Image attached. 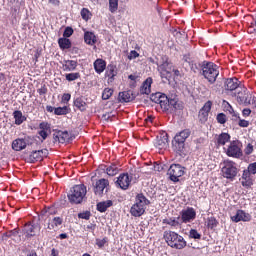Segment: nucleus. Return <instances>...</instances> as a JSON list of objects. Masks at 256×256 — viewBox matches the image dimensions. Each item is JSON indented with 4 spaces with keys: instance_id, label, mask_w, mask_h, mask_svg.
<instances>
[{
    "instance_id": "obj_50",
    "label": "nucleus",
    "mask_w": 256,
    "mask_h": 256,
    "mask_svg": "<svg viewBox=\"0 0 256 256\" xmlns=\"http://www.w3.org/2000/svg\"><path fill=\"white\" fill-rule=\"evenodd\" d=\"M18 233H19V231L14 229L10 232L4 233L2 236V239H9V237H17Z\"/></svg>"
},
{
    "instance_id": "obj_31",
    "label": "nucleus",
    "mask_w": 256,
    "mask_h": 256,
    "mask_svg": "<svg viewBox=\"0 0 256 256\" xmlns=\"http://www.w3.org/2000/svg\"><path fill=\"white\" fill-rule=\"evenodd\" d=\"M84 42L86 45H95L97 43V36H95V33L87 31L84 33Z\"/></svg>"
},
{
    "instance_id": "obj_9",
    "label": "nucleus",
    "mask_w": 256,
    "mask_h": 256,
    "mask_svg": "<svg viewBox=\"0 0 256 256\" xmlns=\"http://www.w3.org/2000/svg\"><path fill=\"white\" fill-rule=\"evenodd\" d=\"M197 217V212L193 207H187L180 212V222L181 223H191L195 221Z\"/></svg>"
},
{
    "instance_id": "obj_36",
    "label": "nucleus",
    "mask_w": 256,
    "mask_h": 256,
    "mask_svg": "<svg viewBox=\"0 0 256 256\" xmlns=\"http://www.w3.org/2000/svg\"><path fill=\"white\" fill-rule=\"evenodd\" d=\"M58 45L62 51H65V49H71V40L69 38H59L58 39Z\"/></svg>"
},
{
    "instance_id": "obj_57",
    "label": "nucleus",
    "mask_w": 256,
    "mask_h": 256,
    "mask_svg": "<svg viewBox=\"0 0 256 256\" xmlns=\"http://www.w3.org/2000/svg\"><path fill=\"white\" fill-rule=\"evenodd\" d=\"M69 101H71V94L64 93L62 95V103H69Z\"/></svg>"
},
{
    "instance_id": "obj_6",
    "label": "nucleus",
    "mask_w": 256,
    "mask_h": 256,
    "mask_svg": "<svg viewBox=\"0 0 256 256\" xmlns=\"http://www.w3.org/2000/svg\"><path fill=\"white\" fill-rule=\"evenodd\" d=\"M157 69L160 73L161 79H166L167 81H171V72L173 71V63L169 61L167 56L162 57V63H157Z\"/></svg>"
},
{
    "instance_id": "obj_58",
    "label": "nucleus",
    "mask_w": 256,
    "mask_h": 256,
    "mask_svg": "<svg viewBox=\"0 0 256 256\" xmlns=\"http://www.w3.org/2000/svg\"><path fill=\"white\" fill-rule=\"evenodd\" d=\"M239 127H249V121L245 119H240L238 122Z\"/></svg>"
},
{
    "instance_id": "obj_13",
    "label": "nucleus",
    "mask_w": 256,
    "mask_h": 256,
    "mask_svg": "<svg viewBox=\"0 0 256 256\" xmlns=\"http://www.w3.org/2000/svg\"><path fill=\"white\" fill-rule=\"evenodd\" d=\"M239 79L233 77V78H228L226 79L225 83H224V89L225 91H229L231 93V95H233V93H235L237 91V89L239 88Z\"/></svg>"
},
{
    "instance_id": "obj_35",
    "label": "nucleus",
    "mask_w": 256,
    "mask_h": 256,
    "mask_svg": "<svg viewBox=\"0 0 256 256\" xmlns=\"http://www.w3.org/2000/svg\"><path fill=\"white\" fill-rule=\"evenodd\" d=\"M117 76V66L110 64L107 66L105 77H108V79H114V77Z\"/></svg>"
},
{
    "instance_id": "obj_26",
    "label": "nucleus",
    "mask_w": 256,
    "mask_h": 256,
    "mask_svg": "<svg viewBox=\"0 0 256 256\" xmlns=\"http://www.w3.org/2000/svg\"><path fill=\"white\" fill-rule=\"evenodd\" d=\"M151 85H153V78L148 77L140 88L141 95H149L151 93Z\"/></svg>"
},
{
    "instance_id": "obj_28",
    "label": "nucleus",
    "mask_w": 256,
    "mask_h": 256,
    "mask_svg": "<svg viewBox=\"0 0 256 256\" xmlns=\"http://www.w3.org/2000/svg\"><path fill=\"white\" fill-rule=\"evenodd\" d=\"M136 205H140L141 207H146L147 205H151V201L145 197L143 193H139L135 197Z\"/></svg>"
},
{
    "instance_id": "obj_44",
    "label": "nucleus",
    "mask_w": 256,
    "mask_h": 256,
    "mask_svg": "<svg viewBox=\"0 0 256 256\" xmlns=\"http://www.w3.org/2000/svg\"><path fill=\"white\" fill-rule=\"evenodd\" d=\"M113 95V89L111 88H105L102 92V99L103 101H107V99H111V96Z\"/></svg>"
},
{
    "instance_id": "obj_21",
    "label": "nucleus",
    "mask_w": 256,
    "mask_h": 256,
    "mask_svg": "<svg viewBox=\"0 0 256 256\" xmlns=\"http://www.w3.org/2000/svg\"><path fill=\"white\" fill-rule=\"evenodd\" d=\"M145 209L147 208L134 203L130 208V215H132V217H141L145 215Z\"/></svg>"
},
{
    "instance_id": "obj_10",
    "label": "nucleus",
    "mask_w": 256,
    "mask_h": 256,
    "mask_svg": "<svg viewBox=\"0 0 256 256\" xmlns=\"http://www.w3.org/2000/svg\"><path fill=\"white\" fill-rule=\"evenodd\" d=\"M132 180L133 176H129V173H122L118 176L116 185L123 191H127V189H129V185H131Z\"/></svg>"
},
{
    "instance_id": "obj_42",
    "label": "nucleus",
    "mask_w": 256,
    "mask_h": 256,
    "mask_svg": "<svg viewBox=\"0 0 256 256\" xmlns=\"http://www.w3.org/2000/svg\"><path fill=\"white\" fill-rule=\"evenodd\" d=\"M219 225V222L215 217H208L207 219V227L208 229H215Z\"/></svg>"
},
{
    "instance_id": "obj_40",
    "label": "nucleus",
    "mask_w": 256,
    "mask_h": 256,
    "mask_svg": "<svg viewBox=\"0 0 256 256\" xmlns=\"http://www.w3.org/2000/svg\"><path fill=\"white\" fill-rule=\"evenodd\" d=\"M65 79L66 81H77V79H81V73L79 72H72V73H68L65 74Z\"/></svg>"
},
{
    "instance_id": "obj_23",
    "label": "nucleus",
    "mask_w": 256,
    "mask_h": 256,
    "mask_svg": "<svg viewBox=\"0 0 256 256\" xmlns=\"http://www.w3.org/2000/svg\"><path fill=\"white\" fill-rule=\"evenodd\" d=\"M74 107L78 109V111H87V100L85 97L80 96L74 99Z\"/></svg>"
},
{
    "instance_id": "obj_56",
    "label": "nucleus",
    "mask_w": 256,
    "mask_h": 256,
    "mask_svg": "<svg viewBox=\"0 0 256 256\" xmlns=\"http://www.w3.org/2000/svg\"><path fill=\"white\" fill-rule=\"evenodd\" d=\"M253 151H254L253 144H251V143L247 144V146L244 149L245 155H251V153H253Z\"/></svg>"
},
{
    "instance_id": "obj_14",
    "label": "nucleus",
    "mask_w": 256,
    "mask_h": 256,
    "mask_svg": "<svg viewBox=\"0 0 256 256\" xmlns=\"http://www.w3.org/2000/svg\"><path fill=\"white\" fill-rule=\"evenodd\" d=\"M109 187V180L105 178H101L100 180L96 181L94 186V193L98 197H103V191Z\"/></svg>"
},
{
    "instance_id": "obj_24",
    "label": "nucleus",
    "mask_w": 256,
    "mask_h": 256,
    "mask_svg": "<svg viewBox=\"0 0 256 256\" xmlns=\"http://www.w3.org/2000/svg\"><path fill=\"white\" fill-rule=\"evenodd\" d=\"M118 97L120 103H131V101L135 99V96H133V91L131 90L120 92Z\"/></svg>"
},
{
    "instance_id": "obj_17",
    "label": "nucleus",
    "mask_w": 256,
    "mask_h": 256,
    "mask_svg": "<svg viewBox=\"0 0 256 256\" xmlns=\"http://www.w3.org/2000/svg\"><path fill=\"white\" fill-rule=\"evenodd\" d=\"M71 139L69 132L67 131H57L53 134L54 143H67Z\"/></svg>"
},
{
    "instance_id": "obj_1",
    "label": "nucleus",
    "mask_w": 256,
    "mask_h": 256,
    "mask_svg": "<svg viewBox=\"0 0 256 256\" xmlns=\"http://www.w3.org/2000/svg\"><path fill=\"white\" fill-rule=\"evenodd\" d=\"M150 99L153 103L160 105L162 111H177V109H179V102H177V99H169L167 95L161 92L152 94Z\"/></svg>"
},
{
    "instance_id": "obj_8",
    "label": "nucleus",
    "mask_w": 256,
    "mask_h": 256,
    "mask_svg": "<svg viewBox=\"0 0 256 256\" xmlns=\"http://www.w3.org/2000/svg\"><path fill=\"white\" fill-rule=\"evenodd\" d=\"M222 175L225 179H235V177H237V166L235 162L229 160L224 161Z\"/></svg>"
},
{
    "instance_id": "obj_64",
    "label": "nucleus",
    "mask_w": 256,
    "mask_h": 256,
    "mask_svg": "<svg viewBox=\"0 0 256 256\" xmlns=\"http://www.w3.org/2000/svg\"><path fill=\"white\" fill-rule=\"evenodd\" d=\"M38 93H39V95H45L47 93V88L42 87V88L38 89Z\"/></svg>"
},
{
    "instance_id": "obj_49",
    "label": "nucleus",
    "mask_w": 256,
    "mask_h": 256,
    "mask_svg": "<svg viewBox=\"0 0 256 256\" xmlns=\"http://www.w3.org/2000/svg\"><path fill=\"white\" fill-rule=\"evenodd\" d=\"M190 239H201V234L196 229H191L189 231Z\"/></svg>"
},
{
    "instance_id": "obj_4",
    "label": "nucleus",
    "mask_w": 256,
    "mask_h": 256,
    "mask_svg": "<svg viewBox=\"0 0 256 256\" xmlns=\"http://www.w3.org/2000/svg\"><path fill=\"white\" fill-rule=\"evenodd\" d=\"M202 75L207 79L208 83L213 85L219 77V66L213 62L204 61L201 65Z\"/></svg>"
},
{
    "instance_id": "obj_7",
    "label": "nucleus",
    "mask_w": 256,
    "mask_h": 256,
    "mask_svg": "<svg viewBox=\"0 0 256 256\" xmlns=\"http://www.w3.org/2000/svg\"><path fill=\"white\" fill-rule=\"evenodd\" d=\"M167 175H169L170 181L179 183V178L185 175V167L180 164H172L168 169Z\"/></svg>"
},
{
    "instance_id": "obj_15",
    "label": "nucleus",
    "mask_w": 256,
    "mask_h": 256,
    "mask_svg": "<svg viewBox=\"0 0 256 256\" xmlns=\"http://www.w3.org/2000/svg\"><path fill=\"white\" fill-rule=\"evenodd\" d=\"M168 145H169V138L167 136V133L157 136L156 139L154 140V146L156 147V149H159V150L167 149Z\"/></svg>"
},
{
    "instance_id": "obj_5",
    "label": "nucleus",
    "mask_w": 256,
    "mask_h": 256,
    "mask_svg": "<svg viewBox=\"0 0 256 256\" xmlns=\"http://www.w3.org/2000/svg\"><path fill=\"white\" fill-rule=\"evenodd\" d=\"M85 195H87V187L85 184L75 185L71 192L68 194V199L70 203H74V205H79L83 203V199H85Z\"/></svg>"
},
{
    "instance_id": "obj_53",
    "label": "nucleus",
    "mask_w": 256,
    "mask_h": 256,
    "mask_svg": "<svg viewBox=\"0 0 256 256\" xmlns=\"http://www.w3.org/2000/svg\"><path fill=\"white\" fill-rule=\"evenodd\" d=\"M78 218L85 219L86 221H89V219L91 218V212L90 211L81 212L78 214Z\"/></svg>"
},
{
    "instance_id": "obj_51",
    "label": "nucleus",
    "mask_w": 256,
    "mask_h": 256,
    "mask_svg": "<svg viewBox=\"0 0 256 256\" xmlns=\"http://www.w3.org/2000/svg\"><path fill=\"white\" fill-rule=\"evenodd\" d=\"M71 35H73V28L72 27H66L64 32H63V37L65 39H69V37H71Z\"/></svg>"
},
{
    "instance_id": "obj_48",
    "label": "nucleus",
    "mask_w": 256,
    "mask_h": 256,
    "mask_svg": "<svg viewBox=\"0 0 256 256\" xmlns=\"http://www.w3.org/2000/svg\"><path fill=\"white\" fill-rule=\"evenodd\" d=\"M216 119L218 123H220V125H225V123H227V115H225L224 113H219Z\"/></svg>"
},
{
    "instance_id": "obj_54",
    "label": "nucleus",
    "mask_w": 256,
    "mask_h": 256,
    "mask_svg": "<svg viewBox=\"0 0 256 256\" xmlns=\"http://www.w3.org/2000/svg\"><path fill=\"white\" fill-rule=\"evenodd\" d=\"M212 106H213V103L211 101H207L200 110L206 111L207 113H209L211 111Z\"/></svg>"
},
{
    "instance_id": "obj_16",
    "label": "nucleus",
    "mask_w": 256,
    "mask_h": 256,
    "mask_svg": "<svg viewBox=\"0 0 256 256\" xmlns=\"http://www.w3.org/2000/svg\"><path fill=\"white\" fill-rule=\"evenodd\" d=\"M231 220L234 223H239L240 221H251V214L245 212L244 210H237L236 214L234 216H231Z\"/></svg>"
},
{
    "instance_id": "obj_47",
    "label": "nucleus",
    "mask_w": 256,
    "mask_h": 256,
    "mask_svg": "<svg viewBox=\"0 0 256 256\" xmlns=\"http://www.w3.org/2000/svg\"><path fill=\"white\" fill-rule=\"evenodd\" d=\"M199 119L201 123H205L207 119H209V112H206L205 110H200L199 111Z\"/></svg>"
},
{
    "instance_id": "obj_18",
    "label": "nucleus",
    "mask_w": 256,
    "mask_h": 256,
    "mask_svg": "<svg viewBox=\"0 0 256 256\" xmlns=\"http://www.w3.org/2000/svg\"><path fill=\"white\" fill-rule=\"evenodd\" d=\"M39 129L40 130L38 131V135H40L43 141H45V139L51 135V124L48 122H41L39 124Z\"/></svg>"
},
{
    "instance_id": "obj_30",
    "label": "nucleus",
    "mask_w": 256,
    "mask_h": 256,
    "mask_svg": "<svg viewBox=\"0 0 256 256\" xmlns=\"http://www.w3.org/2000/svg\"><path fill=\"white\" fill-rule=\"evenodd\" d=\"M163 225H170V227H179L181 225V216L165 218L162 220Z\"/></svg>"
},
{
    "instance_id": "obj_59",
    "label": "nucleus",
    "mask_w": 256,
    "mask_h": 256,
    "mask_svg": "<svg viewBox=\"0 0 256 256\" xmlns=\"http://www.w3.org/2000/svg\"><path fill=\"white\" fill-rule=\"evenodd\" d=\"M201 64H191V71H193V73H197L200 70Z\"/></svg>"
},
{
    "instance_id": "obj_52",
    "label": "nucleus",
    "mask_w": 256,
    "mask_h": 256,
    "mask_svg": "<svg viewBox=\"0 0 256 256\" xmlns=\"http://www.w3.org/2000/svg\"><path fill=\"white\" fill-rule=\"evenodd\" d=\"M107 243V237L103 238V239H96V245L99 249H103V247H105V244Z\"/></svg>"
},
{
    "instance_id": "obj_62",
    "label": "nucleus",
    "mask_w": 256,
    "mask_h": 256,
    "mask_svg": "<svg viewBox=\"0 0 256 256\" xmlns=\"http://www.w3.org/2000/svg\"><path fill=\"white\" fill-rule=\"evenodd\" d=\"M227 111L230 113V115H233V117H237V114H235V110L233 109L232 105H228Z\"/></svg>"
},
{
    "instance_id": "obj_45",
    "label": "nucleus",
    "mask_w": 256,
    "mask_h": 256,
    "mask_svg": "<svg viewBox=\"0 0 256 256\" xmlns=\"http://www.w3.org/2000/svg\"><path fill=\"white\" fill-rule=\"evenodd\" d=\"M80 14L84 21H89V19H91V12L87 8H82Z\"/></svg>"
},
{
    "instance_id": "obj_60",
    "label": "nucleus",
    "mask_w": 256,
    "mask_h": 256,
    "mask_svg": "<svg viewBox=\"0 0 256 256\" xmlns=\"http://www.w3.org/2000/svg\"><path fill=\"white\" fill-rule=\"evenodd\" d=\"M251 113H252V110L250 108H244L242 110L243 117H249V115H251Z\"/></svg>"
},
{
    "instance_id": "obj_19",
    "label": "nucleus",
    "mask_w": 256,
    "mask_h": 256,
    "mask_svg": "<svg viewBox=\"0 0 256 256\" xmlns=\"http://www.w3.org/2000/svg\"><path fill=\"white\" fill-rule=\"evenodd\" d=\"M247 95H249V92H247V90H243L242 88H238L234 93H232V97H235L239 105H243L245 103Z\"/></svg>"
},
{
    "instance_id": "obj_55",
    "label": "nucleus",
    "mask_w": 256,
    "mask_h": 256,
    "mask_svg": "<svg viewBox=\"0 0 256 256\" xmlns=\"http://www.w3.org/2000/svg\"><path fill=\"white\" fill-rule=\"evenodd\" d=\"M139 57V53L136 50H131L128 54L129 61H133V59H137Z\"/></svg>"
},
{
    "instance_id": "obj_39",
    "label": "nucleus",
    "mask_w": 256,
    "mask_h": 256,
    "mask_svg": "<svg viewBox=\"0 0 256 256\" xmlns=\"http://www.w3.org/2000/svg\"><path fill=\"white\" fill-rule=\"evenodd\" d=\"M106 173L110 177H115V175H117V173H119V168H117V165L111 164L110 166H108L106 168Z\"/></svg>"
},
{
    "instance_id": "obj_2",
    "label": "nucleus",
    "mask_w": 256,
    "mask_h": 256,
    "mask_svg": "<svg viewBox=\"0 0 256 256\" xmlns=\"http://www.w3.org/2000/svg\"><path fill=\"white\" fill-rule=\"evenodd\" d=\"M190 135L191 130L184 129L174 136L172 140V151H174L176 155H179L180 157L187 155V151L185 150V141L189 139Z\"/></svg>"
},
{
    "instance_id": "obj_41",
    "label": "nucleus",
    "mask_w": 256,
    "mask_h": 256,
    "mask_svg": "<svg viewBox=\"0 0 256 256\" xmlns=\"http://www.w3.org/2000/svg\"><path fill=\"white\" fill-rule=\"evenodd\" d=\"M118 9H119V0H109L110 13H117Z\"/></svg>"
},
{
    "instance_id": "obj_63",
    "label": "nucleus",
    "mask_w": 256,
    "mask_h": 256,
    "mask_svg": "<svg viewBox=\"0 0 256 256\" xmlns=\"http://www.w3.org/2000/svg\"><path fill=\"white\" fill-rule=\"evenodd\" d=\"M49 3H51V5H54L55 7H59L61 2L59 0H49Z\"/></svg>"
},
{
    "instance_id": "obj_46",
    "label": "nucleus",
    "mask_w": 256,
    "mask_h": 256,
    "mask_svg": "<svg viewBox=\"0 0 256 256\" xmlns=\"http://www.w3.org/2000/svg\"><path fill=\"white\" fill-rule=\"evenodd\" d=\"M244 171H246L250 175H256V162L249 164L247 169H245Z\"/></svg>"
},
{
    "instance_id": "obj_38",
    "label": "nucleus",
    "mask_w": 256,
    "mask_h": 256,
    "mask_svg": "<svg viewBox=\"0 0 256 256\" xmlns=\"http://www.w3.org/2000/svg\"><path fill=\"white\" fill-rule=\"evenodd\" d=\"M59 225H63V218L54 217L48 222V229H55V227H59Z\"/></svg>"
},
{
    "instance_id": "obj_61",
    "label": "nucleus",
    "mask_w": 256,
    "mask_h": 256,
    "mask_svg": "<svg viewBox=\"0 0 256 256\" xmlns=\"http://www.w3.org/2000/svg\"><path fill=\"white\" fill-rule=\"evenodd\" d=\"M38 152L40 153V157L42 159H43V157H47V155H49V150H47V149L38 150Z\"/></svg>"
},
{
    "instance_id": "obj_37",
    "label": "nucleus",
    "mask_w": 256,
    "mask_h": 256,
    "mask_svg": "<svg viewBox=\"0 0 256 256\" xmlns=\"http://www.w3.org/2000/svg\"><path fill=\"white\" fill-rule=\"evenodd\" d=\"M28 161L30 163H37V161H43V158H41V152H39V150L32 151L28 157Z\"/></svg>"
},
{
    "instance_id": "obj_33",
    "label": "nucleus",
    "mask_w": 256,
    "mask_h": 256,
    "mask_svg": "<svg viewBox=\"0 0 256 256\" xmlns=\"http://www.w3.org/2000/svg\"><path fill=\"white\" fill-rule=\"evenodd\" d=\"M109 207H113L112 200H106L103 202H99L97 204V211H99V213H105V211H107V209H109Z\"/></svg>"
},
{
    "instance_id": "obj_20",
    "label": "nucleus",
    "mask_w": 256,
    "mask_h": 256,
    "mask_svg": "<svg viewBox=\"0 0 256 256\" xmlns=\"http://www.w3.org/2000/svg\"><path fill=\"white\" fill-rule=\"evenodd\" d=\"M78 62L77 60H63L62 69L68 73H73L77 69Z\"/></svg>"
},
{
    "instance_id": "obj_12",
    "label": "nucleus",
    "mask_w": 256,
    "mask_h": 256,
    "mask_svg": "<svg viewBox=\"0 0 256 256\" xmlns=\"http://www.w3.org/2000/svg\"><path fill=\"white\" fill-rule=\"evenodd\" d=\"M39 231H41V226H39V224H31V223H27L24 226V235L27 239H31V237H35V235H37V233H39Z\"/></svg>"
},
{
    "instance_id": "obj_25",
    "label": "nucleus",
    "mask_w": 256,
    "mask_h": 256,
    "mask_svg": "<svg viewBox=\"0 0 256 256\" xmlns=\"http://www.w3.org/2000/svg\"><path fill=\"white\" fill-rule=\"evenodd\" d=\"M27 148V141L23 138H17L12 142L13 151H23Z\"/></svg>"
},
{
    "instance_id": "obj_32",
    "label": "nucleus",
    "mask_w": 256,
    "mask_h": 256,
    "mask_svg": "<svg viewBox=\"0 0 256 256\" xmlns=\"http://www.w3.org/2000/svg\"><path fill=\"white\" fill-rule=\"evenodd\" d=\"M244 105L245 107H251V109L255 110L256 109V97L255 95L248 93V95L246 96L245 100H244Z\"/></svg>"
},
{
    "instance_id": "obj_43",
    "label": "nucleus",
    "mask_w": 256,
    "mask_h": 256,
    "mask_svg": "<svg viewBox=\"0 0 256 256\" xmlns=\"http://www.w3.org/2000/svg\"><path fill=\"white\" fill-rule=\"evenodd\" d=\"M67 113H69V108L67 106L57 107L54 109L55 115H67Z\"/></svg>"
},
{
    "instance_id": "obj_3",
    "label": "nucleus",
    "mask_w": 256,
    "mask_h": 256,
    "mask_svg": "<svg viewBox=\"0 0 256 256\" xmlns=\"http://www.w3.org/2000/svg\"><path fill=\"white\" fill-rule=\"evenodd\" d=\"M164 239L167 245L172 249H185V247H187V241H185V238L177 232L171 230L165 231Z\"/></svg>"
},
{
    "instance_id": "obj_22",
    "label": "nucleus",
    "mask_w": 256,
    "mask_h": 256,
    "mask_svg": "<svg viewBox=\"0 0 256 256\" xmlns=\"http://www.w3.org/2000/svg\"><path fill=\"white\" fill-rule=\"evenodd\" d=\"M241 179H242L241 181L242 187L249 189V187L253 185V176H251L249 172H246V170H243Z\"/></svg>"
},
{
    "instance_id": "obj_29",
    "label": "nucleus",
    "mask_w": 256,
    "mask_h": 256,
    "mask_svg": "<svg viewBox=\"0 0 256 256\" xmlns=\"http://www.w3.org/2000/svg\"><path fill=\"white\" fill-rule=\"evenodd\" d=\"M106 68H107V62H105V60H103V59L95 60L94 69H95L96 73L101 75V73H103V71H105Z\"/></svg>"
},
{
    "instance_id": "obj_34",
    "label": "nucleus",
    "mask_w": 256,
    "mask_h": 256,
    "mask_svg": "<svg viewBox=\"0 0 256 256\" xmlns=\"http://www.w3.org/2000/svg\"><path fill=\"white\" fill-rule=\"evenodd\" d=\"M13 117L15 119V125H22L24 121H27V118L23 116V112H21V110H15L13 112Z\"/></svg>"
},
{
    "instance_id": "obj_11",
    "label": "nucleus",
    "mask_w": 256,
    "mask_h": 256,
    "mask_svg": "<svg viewBox=\"0 0 256 256\" xmlns=\"http://www.w3.org/2000/svg\"><path fill=\"white\" fill-rule=\"evenodd\" d=\"M226 155L228 157H234L235 159H239L243 155L241 148L239 147V141H232L227 148Z\"/></svg>"
},
{
    "instance_id": "obj_27",
    "label": "nucleus",
    "mask_w": 256,
    "mask_h": 256,
    "mask_svg": "<svg viewBox=\"0 0 256 256\" xmlns=\"http://www.w3.org/2000/svg\"><path fill=\"white\" fill-rule=\"evenodd\" d=\"M229 141H231V135H229V133L222 132L216 138V145L218 147H223V145L229 143Z\"/></svg>"
}]
</instances>
